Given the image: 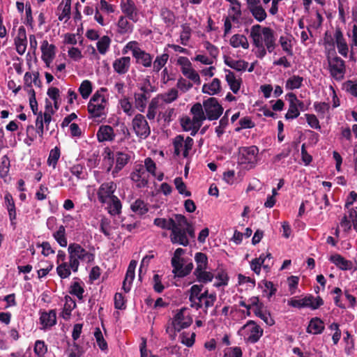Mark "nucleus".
Instances as JSON below:
<instances>
[{
	"label": "nucleus",
	"instance_id": "nucleus-1",
	"mask_svg": "<svg viewBox=\"0 0 357 357\" xmlns=\"http://www.w3.org/2000/svg\"><path fill=\"white\" fill-rule=\"evenodd\" d=\"M250 36L255 46L253 52L258 58H264L267 51L272 53L277 46L275 32L268 26L261 27L258 24L253 25Z\"/></svg>",
	"mask_w": 357,
	"mask_h": 357
},
{
	"label": "nucleus",
	"instance_id": "nucleus-2",
	"mask_svg": "<svg viewBox=\"0 0 357 357\" xmlns=\"http://www.w3.org/2000/svg\"><path fill=\"white\" fill-rule=\"evenodd\" d=\"M202 285H192L188 291L189 301L190 307L198 310L204 305L206 312L207 309L214 305L216 296L214 294H208V290L202 292Z\"/></svg>",
	"mask_w": 357,
	"mask_h": 357
},
{
	"label": "nucleus",
	"instance_id": "nucleus-3",
	"mask_svg": "<svg viewBox=\"0 0 357 357\" xmlns=\"http://www.w3.org/2000/svg\"><path fill=\"white\" fill-rule=\"evenodd\" d=\"M69 266L73 272H77L79 266V261L91 263L94 261L95 256L88 252L78 243H70L68 248Z\"/></svg>",
	"mask_w": 357,
	"mask_h": 357
},
{
	"label": "nucleus",
	"instance_id": "nucleus-4",
	"mask_svg": "<svg viewBox=\"0 0 357 357\" xmlns=\"http://www.w3.org/2000/svg\"><path fill=\"white\" fill-rule=\"evenodd\" d=\"M130 153L125 151H116L112 154L110 151L105 157V162L108 164L107 172L112 170L114 161L115 160V167L112 171L113 177H116L118 173L128 164L130 160Z\"/></svg>",
	"mask_w": 357,
	"mask_h": 357
},
{
	"label": "nucleus",
	"instance_id": "nucleus-5",
	"mask_svg": "<svg viewBox=\"0 0 357 357\" xmlns=\"http://www.w3.org/2000/svg\"><path fill=\"white\" fill-rule=\"evenodd\" d=\"M177 222L172 229L170 240L173 244H178L183 246L189 245V239L184 229V226L187 225L186 218L181 214L176 215Z\"/></svg>",
	"mask_w": 357,
	"mask_h": 357
},
{
	"label": "nucleus",
	"instance_id": "nucleus-6",
	"mask_svg": "<svg viewBox=\"0 0 357 357\" xmlns=\"http://www.w3.org/2000/svg\"><path fill=\"white\" fill-rule=\"evenodd\" d=\"M250 301V303L247 305V316H249L252 312L255 316L261 319L267 325L275 324V320L271 317V313L264 304L259 302L257 297H252Z\"/></svg>",
	"mask_w": 357,
	"mask_h": 357
},
{
	"label": "nucleus",
	"instance_id": "nucleus-7",
	"mask_svg": "<svg viewBox=\"0 0 357 357\" xmlns=\"http://www.w3.org/2000/svg\"><path fill=\"white\" fill-rule=\"evenodd\" d=\"M287 304L289 306L299 309L310 307L312 310H317L324 305V301L319 296L314 297L312 294H308L299 300L291 298L287 301Z\"/></svg>",
	"mask_w": 357,
	"mask_h": 357
},
{
	"label": "nucleus",
	"instance_id": "nucleus-8",
	"mask_svg": "<svg viewBox=\"0 0 357 357\" xmlns=\"http://www.w3.org/2000/svg\"><path fill=\"white\" fill-rule=\"evenodd\" d=\"M107 100L100 91H96L88 104V112L93 117H100L105 115Z\"/></svg>",
	"mask_w": 357,
	"mask_h": 357
},
{
	"label": "nucleus",
	"instance_id": "nucleus-9",
	"mask_svg": "<svg viewBox=\"0 0 357 357\" xmlns=\"http://www.w3.org/2000/svg\"><path fill=\"white\" fill-rule=\"evenodd\" d=\"M132 129L135 135L140 139H146L150 133L151 128L144 116L138 114L132 121Z\"/></svg>",
	"mask_w": 357,
	"mask_h": 357
},
{
	"label": "nucleus",
	"instance_id": "nucleus-10",
	"mask_svg": "<svg viewBox=\"0 0 357 357\" xmlns=\"http://www.w3.org/2000/svg\"><path fill=\"white\" fill-rule=\"evenodd\" d=\"M328 61V67L331 75L337 81L343 79L346 66L345 62L340 57L335 56L333 59L327 57Z\"/></svg>",
	"mask_w": 357,
	"mask_h": 357
},
{
	"label": "nucleus",
	"instance_id": "nucleus-11",
	"mask_svg": "<svg viewBox=\"0 0 357 357\" xmlns=\"http://www.w3.org/2000/svg\"><path fill=\"white\" fill-rule=\"evenodd\" d=\"M207 119L210 121L218 119L223 112V108L215 98H209L203 103Z\"/></svg>",
	"mask_w": 357,
	"mask_h": 357
},
{
	"label": "nucleus",
	"instance_id": "nucleus-12",
	"mask_svg": "<svg viewBox=\"0 0 357 357\" xmlns=\"http://www.w3.org/2000/svg\"><path fill=\"white\" fill-rule=\"evenodd\" d=\"M174 153L176 155H179L181 153L184 158H187L189 154V151L192 149L193 145V139L188 137L184 139L182 135L176 136L174 139Z\"/></svg>",
	"mask_w": 357,
	"mask_h": 357
},
{
	"label": "nucleus",
	"instance_id": "nucleus-13",
	"mask_svg": "<svg viewBox=\"0 0 357 357\" xmlns=\"http://www.w3.org/2000/svg\"><path fill=\"white\" fill-rule=\"evenodd\" d=\"M131 179L136 183L137 187L144 188L149 183V174L146 172L142 164L135 166L133 172L130 174Z\"/></svg>",
	"mask_w": 357,
	"mask_h": 357
},
{
	"label": "nucleus",
	"instance_id": "nucleus-14",
	"mask_svg": "<svg viewBox=\"0 0 357 357\" xmlns=\"http://www.w3.org/2000/svg\"><path fill=\"white\" fill-rule=\"evenodd\" d=\"M120 6L126 17L135 23L139 21V11L132 0H121Z\"/></svg>",
	"mask_w": 357,
	"mask_h": 357
},
{
	"label": "nucleus",
	"instance_id": "nucleus-15",
	"mask_svg": "<svg viewBox=\"0 0 357 357\" xmlns=\"http://www.w3.org/2000/svg\"><path fill=\"white\" fill-rule=\"evenodd\" d=\"M192 322V319L187 310L182 308L175 314L172 324L176 331H180L181 329L188 327Z\"/></svg>",
	"mask_w": 357,
	"mask_h": 357
},
{
	"label": "nucleus",
	"instance_id": "nucleus-16",
	"mask_svg": "<svg viewBox=\"0 0 357 357\" xmlns=\"http://www.w3.org/2000/svg\"><path fill=\"white\" fill-rule=\"evenodd\" d=\"M116 189V184L113 181L103 183L98 190V200L102 204L116 196L114 195Z\"/></svg>",
	"mask_w": 357,
	"mask_h": 357
},
{
	"label": "nucleus",
	"instance_id": "nucleus-17",
	"mask_svg": "<svg viewBox=\"0 0 357 357\" xmlns=\"http://www.w3.org/2000/svg\"><path fill=\"white\" fill-rule=\"evenodd\" d=\"M264 330L255 321H247V342L256 343L263 335Z\"/></svg>",
	"mask_w": 357,
	"mask_h": 357
},
{
	"label": "nucleus",
	"instance_id": "nucleus-18",
	"mask_svg": "<svg viewBox=\"0 0 357 357\" xmlns=\"http://www.w3.org/2000/svg\"><path fill=\"white\" fill-rule=\"evenodd\" d=\"M42 59L45 62L46 67L50 68L55 55L56 47L54 45L50 44L47 40H43L41 44Z\"/></svg>",
	"mask_w": 357,
	"mask_h": 357
},
{
	"label": "nucleus",
	"instance_id": "nucleus-19",
	"mask_svg": "<svg viewBox=\"0 0 357 357\" xmlns=\"http://www.w3.org/2000/svg\"><path fill=\"white\" fill-rule=\"evenodd\" d=\"M4 206L8 211L10 224L15 227L17 216L16 208L14 199L11 194L9 192H6L4 195Z\"/></svg>",
	"mask_w": 357,
	"mask_h": 357
},
{
	"label": "nucleus",
	"instance_id": "nucleus-20",
	"mask_svg": "<svg viewBox=\"0 0 357 357\" xmlns=\"http://www.w3.org/2000/svg\"><path fill=\"white\" fill-rule=\"evenodd\" d=\"M130 57L123 56L114 60L112 63L114 71L119 75L126 74L130 66Z\"/></svg>",
	"mask_w": 357,
	"mask_h": 357
},
{
	"label": "nucleus",
	"instance_id": "nucleus-21",
	"mask_svg": "<svg viewBox=\"0 0 357 357\" xmlns=\"http://www.w3.org/2000/svg\"><path fill=\"white\" fill-rule=\"evenodd\" d=\"M40 323L43 328H50L56 323V314L54 310L49 312H42L40 317Z\"/></svg>",
	"mask_w": 357,
	"mask_h": 357
},
{
	"label": "nucleus",
	"instance_id": "nucleus-22",
	"mask_svg": "<svg viewBox=\"0 0 357 357\" xmlns=\"http://www.w3.org/2000/svg\"><path fill=\"white\" fill-rule=\"evenodd\" d=\"M325 326L324 321L319 317H313L310 319L306 328L307 333L319 335L324 332Z\"/></svg>",
	"mask_w": 357,
	"mask_h": 357
},
{
	"label": "nucleus",
	"instance_id": "nucleus-23",
	"mask_svg": "<svg viewBox=\"0 0 357 357\" xmlns=\"http://www.w3.org/2000/svg\"><path fill=\"white\" fill-rule=\"evenodd\" d=\"M329 260L341 270L348 271L353 268L352 261L346 259L340 254H335L331 255Z\"/></svg>",
	"mask_w": 357,
	"mask_h": 357
},
{
	"label": "nucleus",
	"instance_id": "nucleus-24",
	"mask_svg": "<svg viewBox=\"0 0 357 357\" xmlns=\"http://www.w3.org/2000/svg\"><path fill=\"white\" fill-rule=\"evenodd\" d=\"M335 38L338 52L343 56L347 57L349 48L347 43L343 36V33L340 28H337L335 30Z\"/></svg>",
	"mask_w": 357,
	"mask_h": 357
},
{
	"label": "nucleus",
	"instance_id": "nucleus-25",
	"mask_svg": "<svg viewBox=\"0 0 357 357\" xmlns=\"http://www.w3.org/2000/svg\"><path fill=\"white\" fill-rule=\"evenodd\" d=\"M71 2L70 0L62 1L57 8L56 15L60 21L67 22L70 17Z\"/></svg>",
	"mask_w": 357,
	"mask_h": 357
},
{
	"label": "nucleus",
	"instance_id": "nucleus-26",
	"mask_svg": "<svg viewBox=\"0 0 357 357\" xmlns=\"http://www.w3.org/2000/svg\"><path fill=\"white\" fill-rule=\"evenodd\" d=\"M97 137L99 142L113 141L115 137L114 129L110 126H101L97 132Z\"/></svg>",
	"mask_w": 357,
	"mask_h": 357
},
{
	"label": "nucleus",
	"instance_id": "nucleus-27",
	"mask_svg": "<svg viewBox=\"0 0 357 357\" xmlns=\"http://www.w3.org/2000/svg\"><path fill=\"white\" fill-rule=\"evenodd\" d=\"M203 107L201 103L197 102L192 105L190 109V112L192 114V119L195 123H197L201 126L204 120L207 118L206 114L204 113Z\"/></svg>",
	"mask_w": 357,
	"mask_h": 357
},
{
	"label": "nucleus",
	"instance_id": "nucleus-28",
	"mask_svg": "<svg viewBox=\"0 0 357 357\" xmlns=\"http://www.w3.org/2000/svg\"><path fill=\"white\" fill-rule=\"evenodd\" d=\"M259 160V149L256 146L247 147V170L256 166Z\"/></svg>",
	"mask_w": 357,
	"mask_h": 357
},
{
	"label": "nucleus",
	"instance_id": "nucleus-29",
	"mask_svg": "<svg viewBox=\"0 0 357 357\" xmlns=\"http://www.w3.org/2000/svg\"><path fill=\"white\" fill-rule=\"evenodd\" d=\"M181 124L183 129L185 131H190L191 132L190 135L192 136H195L201 128L199 124L195 123L192 119H190L188 116L182 118Z\"/></svg>",
	"mask_w": 357,
	"mask_h": 357
},
{
	"label": "nucleus",
	"instance_id": "nucleus-30",
	"mask_svg": "<svg viewBox=\"0 0 357 357\" xmlns=\"http://www.w3.org/2000/svg\"><path fill=\"white\" fill-rule=\"evenodd\" d=\"M220 91V81L218 78H214L211 82L204 84L202 86V92L211 96L218 94Z\"/></svg>",
	"mask_w": 357,
	"mask_h": 357
},
{
	"label": "nucleus",
	"instance_id": "nucleus-31",
	"mask_svg": "<svg viewBox=\"0 0 357 357\" xmlns=\"http://www.w3.org/2000/svg\"><path fill=\"white\" fill-rule=\"evenodd\" d=\"M107 210L111 215H116L121 213L122 205L120 199L117 197H113L106 202Z\"/></svg>",
	"mask_w": 357,
	"mask_h": 357
},
{
	"label": "nucleus",
	"instance_id": "nucleus-32",
	"mask_svg": "<svg viewBox=\"0 0 357 357\" xmlns=\"http://www.w3.org/2000/svg\"><path fill=\"white\" fill-rule=\"evenodd\" d=\"M193 268V264L192 263L190 262L188 264H185V261H182L179 264H178L176 266L173 268V273L175 274V275L183 278L186 275H188Z\"/></svg>",
	"mask_w": 357,
	"mask_h": 357
},
{
	"label": "nucleus",
	"instance_id": "nucleus-33",
	"mask_svg": "<svg viewBox=\"0 0 357 357\" xmlns=\"http://www.w3.org/2000/svg\"><path fill=\"white\" fill-rule=\"evenodd\" d=\"M160 17L167 27L173 26L176 22L174 13L167 8H162L160 10Z\"/></svg>",
	"mask_w": 357,
	"mask_h": 357
},
{
	"label": "nucleus",
	"instance_id": "nucleus-34",
	"mask_svg": "<svg viewBox=\"0 0 357 357\" xmlns=\"http://www.w3.org/2000/svg\"><path fill=\"white\" fill-rule=\"evenodd\" d=\"M26 36L24 30L20 32L18 36L15 40L16 51L20 55H22L26 50Z\"/></svg>",
	"mask_w": 357,
	"mask_h": 357
},
{
	"label": "nucleus",
	"instance_id": "nucleus-35",
	"mask_svg": "<svg viewBox=\"0 0 357 357\" xmlns=\"http://www.w3.org/2000/svg\"><path fill=\"white\" fill-rule=\"evenodd\" d=\"M144 92L136 93L135 97V106L140 111L144 112L147 100L149 98V95L144 87L141 89Z\"/></svg>",
	"mask_w": 357,
	"mask_h": 357
},
{
	"label": "nucleus",
	"instance_id": "nucleus-36",
	"mask_svg": "<svg viewBox=\"0 0 357 357\" xmlns=\"http://www.w3.org/2000/svg\"><path fill=\"white\" fill-rule=\"evenodd\" d=\"M176 222H177V220H176V217L174 218V219H173V218L165 219V218H158L154 220L155 225H156L157 227H158L160 228H162L164 229H167V230H171V231L174 228V227L175 226Z\"/></svg>",
	"mask_w": 357,
	"mask_h": 357
},
{
	"label": "nucleus",
	"instance_id": "nucleus-37",
	"mask_svg": "<svg viewBox=\"0 0 357 357\" xmlns=\"http://www.w3.org/2000/svg\"><path fill=\"white\" fill-rule=\"evenodd\" d=\"M225 79L230 87V89L233 93H236L240 89V82L236 78L234 74L231 71L225 70Z\"/></svg>",
	"mask_w": 357,
	"mask_h": 357
},
{
	"label": "nucleus",
	"instance_id": "nucleus-38",
	"mask_svg": "<svg viewBox=\"0 0 357 357\" xmlns=\"http://www.w3.org/2000/svg\"><path fill=\"white\" fill-rule=\"evenodd\" d=\"M117 29L119 33L125 34L132 32L133 26L128 22L127 17L121 16L117 22Z\"/></svg>",
	"mask_w": 357,
	"mask_h": 357
},
{
	"label": "nucleus",
	"instance_id": "nucleus-39",
	"mask_svg": "<svg viewBox=\"0 0 357 357\" xmlns=\"http://www.w3.org/2000/svg\"><path fill=\"white\" fill-rule=\"evenodd\" d=\"M252 16L259 22H261L267 17V13L261 5L248 8Z\"/></svg>",
	"mask_w": 357,
	"mask_h": 357
},
{
	"label": "nucleus",
	"instance_id": "nucleus-40",
	"mask_svg": "<svg viewBox=\"0 0 357 357\" xmlns=\"http://www.w3.org/2000/svg\"><path fill=\"white\" fill-rule=\"evenodd\" d=\"M303 77L299 75H293L290 77L285 84L287 90H294L300 89L303 85Z\"/></svg>",
	"mask_w": 357,
	"mask_h": 357
},
{
	"label": "nucleus",
	"instance_id": "nucleus-41",
	"mask_svg": "<svg viewBox=\"0 0 357 357\" xmlns=\"http://www.w3.org/2000/svg\"><path fill=\"white\" fill-rule=\"evenodd\" d=\"M136 62L145 68H149L152 64V56L150 54L142 50L135 57Z\"/></svg>",
	"mask_w": 357,
	"mask_h": 357
},
{
	"label": "nucleus",
	"instance_id": "nucleus-42",
	"mask_svg": "<svg viewBox=\"0 0 357 357\" xmlns=\"http://www.w3.org/2000/svg\"><path fill=\"white\" fill-rule=\"evenodd\" d=\"M53 237L61 247H66L68 245L66 236V229L63 225H60L56 231L53 234Z\"/></svg>",
	"mask_w": 357,
	"mask_h": 357
},
{
	"label": "nucleus",
	"instance_id": "nucleus-43",
	"mask_svg": "<svg viewBox=\"0 0 357 357\" xmlns=\"http://www.w3.org/2000/svg\"><path fill=\"white\" fill-rule=\"evenodd\" d=\"M111 39L108 36H103L96 43L97 49L100 54H105L110 46Z\"/></svg>",
	"mask_w": 357,
	"mask_h": 357
},
{
	"label": "nucleus",
	"instance_id": "nucleus-44",
	"mask_svg": "<svg viewBox=\"0 0 357 357\" xmlns=\"http://www.w3.org/2000/svg\"><path fill=\"white\" fill-rule=\"evenodd\" d=\"M168 59L169 54L166 53L157 56L153 63V70L158 73L165 66Z\"/></svg>",
	"mask_w": 357,
	"mask_h": 357
},
{
	"label": "nucleus",
	"instance_id": "nucleus-45",
	"mask_svg": "<svg viewBox=\"0 0 357 357\" xmlns=\"http://www.w3.org/2000/svg\"><path fill=\"white\" fill-rule=\"evenodd\" d=\"M76 307L75 301L69 296L65 297V304L63 310L62 312V316L64 319H68L71 311Z\"/></svg>",
	"mask_w": 357,
	"mask_h": 357
},
{
	"label": "nucleus",
	"instance_id": "nucleus-46",
	"mask_svg": "<svg viewBox=\"0 0 357 357\" xmlns=\"http://www.w3.org/2000/svg\"><path fill=\"white\" fill-rule=\"evenodd\" d=\"M195 275L197 280L199 282L207 283L212 281L213 278V274L209 271H206V269H202V271H195Z\"/></svg>",
	"mask_w": 357,
	"mask_h": 357
},
{
	"label": "nucleus",
	"instance_id": "nucleus-47",
	"mask_svg": "<svg viewBox=\"0 0 357 357\" xmlns=\"http://www.w3.org/2000/svg\"><path fill=\"white\" fill-rule=\"evenodd\" d=\"M183 75L196 84H200L201 79L198 73L192 66L182 71Z\"/></svg>",
	"mask_w": 357,
	"mask_h": 357
},
{
	"label": "nucleus",
	"instance_id": "nucleus-48",
	"mask_svg": "<svg viewBox=\"0 0 357 357\" xmlns=\"http://www.w3.org/2000/svg\"><path fill=\"white\" fill-rule=\"evenodd\" d=\"M195 260L197 264V268L195 271H202V269L207 268L208 258L206 254L202 252L196 253Z\"/></svg>",
	"mask_w": 357,
	"mask_h": 357
},
{
	"label": "nucleus",
	"instance_id": "nucleus-49",
	"mask_svg": "<svg viewBox=\"0 0 357 357\" xmlns=\"http://www.w3.org/2000/svg\"><path fill=\"white\" fill-rule=\"evenodd\" d=\"M132 211L137 215H142L148 211L146 204L141 199H137L131 205Z\"/></svg>",
	"mask_w": 357,
	"mask_h": 357
},
{
	"label": "nucleus",
	"instance_id": "nucleus-50",
	"mask_svg": "<svg viewBox=\"0 0 357 357\" xmlns=\"http://www.w3.org/2000/svg\"><path fill=\"white\" fill-rule=\"evenodd\" d=\"M142 50L139 47V45L137 41H130L123 47L122 52L123 54H127L128 51H131L133 57L135 58Z\"/></svg>",
	"mask_w": 357,
	"mask_h": 357
},
{
	"label": "nucleus",
	"instance_id": "nucleus-51",
	"mask_svg": "<svg viewBox=\"0 0 357 357\" xmlns=\"http://www.w3.org/2000/svg\"><path fill=\"white\" fill-rule=\"evenodd\" d=\"M92 91V84L89 80H84L79 87V92L84 99H86Z\"/></svg>",
	"mask_w": 357,
	"mask_h": 357
},
{
	"label": "nucleus",
	"instance_id": "nucleus-52",
	"mask_svg": "<svg viewBox=\"0 0 357 357\" xmlns=\"http://www.w3.org/2000/svg\"><path fill=\"white\" fill-rule=\"evenodd\" d=\"M54 112L55 111L52 108V103L50 102H47L45 105V110L43 114L44 124L46 126V129L49 128V125L52 121V116Z\"/></svg>",
	"mask_w": 357,
	"mask_h": 357
},
{
	"label": "nucleus",
	"instance_id": "nucleus-53",
	"mask_svg": "<svg viewBox=\"0 0 357 357\" xmlns=\"http://www.w3.org/2000/svg\"><path fill=\"white\" fill-rule=\"evenodd\" d=\"M60 149L57 146L52 149L50 152L49 157L47 159L48 165L52 166L53 168H55L56 163L60 158Z\"/></svg>",
	"mask_w": 357,
	"mask_h": 357
},
{
	"label": "nucleus",
	"instance_id": "nucleus-54",
	"mask_svg": "<svg viewBox=\"0 0 357 357\" xmlns=\"http://www.w3.org/2000/svg\"><path fill=\"white\" fill-rule=\"evenodd\" d=\"M70 269L71 268L69 266V262L61 263L60 264H58L56 267V272L61 278L64 279L68 278L70 275Z\"/></svg>",
	"mask_w": 357,
	"mask_h": 357
},
{
	"label": "nucleus",
	"instance_id": "nucleus-55",
	"mask_svg": "<svg viewBox=\"0 0 357 357\" xmlns=\"http://www.w3.org/2000/svg\"><path fill=\"white\" fill-rule=\"evenodd\" d=\"M279 43L282 50L286 52L287 55L293 56L292 45L291 44V40L287 37L281 36L279 39Z\"/></svg>",
	"mask_w": 357,
	"mask_h": 357
},
{
	"label": "nucleus",
	"instance_id": "nucleus-56",
	"mask_svg": "<svg viewBox=\"0 0 357 357\" xmlns=\"http://www.w3.org/2000/svg\"><path fill=\"white\" fill-rule=\"evenodd\" d=\"M174 183L176 190L180 194L184 195L186 197H190L191 195V192L186 190V185L183 181L181 177H176L174 179Z\"/></svg>",
	"mask_w": 357,
	"mask_h": 357
},
{
	"label": "nucleus",
	"instance_id": "nucleus-57",
	"mask_svg": "<svg viewBox=\"0 0 357 357\" xmlns=\"http://www.w3.org/2000/svg\"><path fill=\"white\" fill-rule=\"evenodd\" d=\"M300 115L299 109H298V105L295 102H292L290 101L289 106L287 114H285L286 119H294L297 118Z\"/></svg>",
	"mask_w": 357,
	"mask_h": 357
},
{
	"label": "nucleus",
	"instance_id": "nucleus-58",
	"mask_svg": "<svg viewBox=\"0 0 357 357\" xmlns=\"http://www.w3.org/2000/svg\"><path fill=\"white\" fill-rule=\"evenodd\" d=\"M181 27L182 31L180 35L181 43L183 45H187V43L190 38L192 30L190 26L188 24H183Z\"/></svg>",
	"mask_w": 357,
	"mask_h": 357
},
{
	"label": "nucleus",
	"instance_id": "nucleus-59",
	"mask_svg": "<svg viewBox=\"0 0 357 357\" xmlns=\"http://www.w3.org/2000/svg\"><path fill=\"white\" fill-rule=\"evenodd\" d=\"M158 98H153L149 105L146 116L149 119H153L156 114V109L158 106Z\"/></svg>",
	"mask_w": 357,
	"mask_h": 357
},
{
	"label": "nucleus",
	"instance_id": "nucleus-60",
	"mask_svg": "<svg viewBox=\"0 0 357 357\" xmlns=\"http://www.w3.org/2000/svg\"><path fill=\"white\" fill-rule=\"evenodd\" d=\"M181 342L182 344L186 345L188 347H192L195 343V333H192L191 334L183 333L180 336Z\"/></svg>",
	"mask_w": 357,
	"mask_h": 357
},
{
	"label": "nucleus",
	"instance_id": "nucleus-61",
	"mask_svg": "<svg viewBox=\"0 0 357 357\" xmlns=\"http://www.w3.org/2000/svg\"><path fill=\"white\" fill-rule=\"evenodd\" d=\"M230 44L234 47H238L241 46L243 48H245V38L243 35H234L230 39Z\"/></svg>",
	"mask_w": 357,
	"mask_h": 357
},
{
	"label": "nucleus",
	"instance_id": "nucleus-62",
	"mask_svg": "<svg viewBox=\"0 0 357 357\" xmlns=\"http://www.w3.org/2000/svg\"><path fill=\"white\" fill-rule=\"evenodd\" d=\"M94 337L96 338V342L100 347V349L105 350L107 348V344L106 341L105 340L102 333L100 328H96V331L94 332Z\"/></svg>",
	"mask_w": 357,
	"mask_h": 357
},
{
	"label": "nucleus",
	"instance_id": "nucleus-63",
	"mask_svg": "<svg viewBox=\"0 0 357 357\" xmlns=\"http://www.w3.org/2000/svg\"><path fill=\"white\" fill-rule=\"evenodd\" d=\"M160 97L164 102L170 103L177 98L178 91L175 89H172L168 92L161 95Z\"/></svg>",
	"mask_w": 357,
	"mask_h": 357
},
{
	"label": "nucleus",
	"instance_id": "nucleus-64",
	"mask_svg": "<svg viewBox=\"0 0 357 357\" xmlns=\"http://www.w3.org/2000/svg\"><path fill=\"white\" fill-rule=\"evenodd\" d=\"M242 351L239 347H229L224 350L223 357H242Z\"/></svg>",
	"mask_w": 357,
	"mask_h": 357
}]
</instances>
